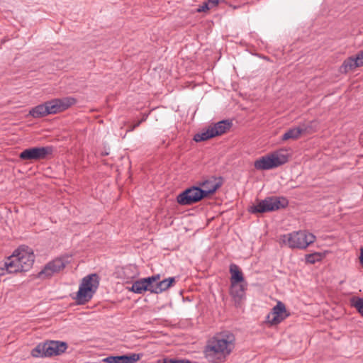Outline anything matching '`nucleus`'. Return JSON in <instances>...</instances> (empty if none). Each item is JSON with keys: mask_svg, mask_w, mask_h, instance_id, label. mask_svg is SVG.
<instances>
[{"mask_svg": "<svg viewBox=\"0 0 363 363\" xmlns=\"http://www.w3.org/2000/svg\"><path fill=\"white\" fill-rule=\"evenodd\" d=\"M235 337L231 333L219 334L208 341L205 348L206 359L213 363L225 361L235 348Z\"/></svg>", "mask_w": 363, "mask_h": 363, "instance_id": "1", "label": "nucleus"}, {"mask_svg": "<svg viewBox=\"0 0 363 363\" xmlns=\"http://www.w3.org/2000/svg\"><path fill=\"white\" fill-rule=\"evenodd\" d=\"M10 271L18 273L28 271L33 265L34 262V255L31 249L25 247H21L16 250L13 254L9 257Z\"/></svg>", "mask_w": 363, "mask_h": 363, "instance_id": "2", "label": "nucleus"}, {"mask_svg": "<svg viewBox=\"0 0 363 363\" xmlns=\"http://www.w3.org/2000/svg\"><path fill=\"white\" fill-rule=\"evenodd\" d=\"M289 157L287 150L281 149L257 160L254 166L258 170L271 169L286 163Z\"/></svg>", "mask_w": 363, "mask_h": 363, "instance_id": "3", "label": "nucleus"}, {"mask_svg": "<svg viewBox=\"0 0 363 363\" xmlns=\"http://www.w3.org/2000/svg\"><path fill=\"white\" fill-rule=\"evenodd\" d=\"M99 284V277L96 274H89L83 278L75 296L78 304H84L89 301L96 291Z\"/></svg>", "mask_w": 363, "mask_h": 363, "instance_id": "4", "label": "nucleus"}, {"mask_svg": "<svg viewBox=\"0 0 363 363\" xmlns=\"http://www.w3.org/2000/svg\"><path fill=\"white\" fill-rule=\"evenodd\" d=\"M315 237L306 231H297L283 235L280 237V243L290 248H306L315 241Z\"/></svg>", "mask_w": 363, "mask_h": 363, "instance_id": "5", "label": "nucleus"}, {"mask_svg": "<svg viewBox=\"0 0 363 363\" xmlns=\"http://www.w3.org/2000/svg\"><path fill=\"white\" fill-rule=\"evenodd\" d=\"M67 349V345L61 341H49L38 344L31 351V354L34 357H51L60 355L64 353Z\"/></svg>", "mask_w": 363, "mask_h": 363, "instance_id": "6", "label": "nucleus"}, {"mask_svg": "<svg viewBox=\"0 0 363 363\" xmlns=\"http://www.w3.org/2000/svg\"><path fill=\"white\" fill-rule=\"evenodd\" d=\"M288 200L284 197L272 196L259 202L251 208L252 213H264L284 208L288 206Z\"/></svg>", "mask_w": 363, "mask_h": 363, "instance_id": "7", "label": "nucleus"}, {"mask_svg": "<svg viewBox=\"0 0 363 363\" xmlns=\"http://www.w3.org/2000/svg\"><path fill=\"white\" fill-rule=\"evenodd\" d=\"M231 125L232 123L228 120L219 121L209 125L206 130L196 134L194 140L196 142H201L207 140L213 137L221 135L230 130Z\"/></svg>", "mask_w": 363, "mask_h": 363, "instance_id": "8", "label": "nucleus"}, {"mask_svg": "<svg viewBox=\"0 0 363 363\" xmlns=\"http://www.w3.org/2000/svg\"><path fill=\"white\" fill-rule=\"evenodd\" d=\"M206 198L199 186H192L179 194L177 201L180 205H191Z\"/></svg>", "mask_w": 363, "mask_h": 363, "instance_id": "9", "label": "nucleus"}, {"mask_svg": "<svg viewBox=\"0 0 363 363\" xmlns=\"http://www.w3.org/2000/svg\"><path fill=\"white\" fill-rule=\"evenodd\" d=\"M52 152L51 147H35L23 150L19 155V158L22 160L38 161L45 159Z\"/></svg>", "mask_w": 363, "mask_h": 363, "instance_id": "10", "label": "nucleus"}, {"mask_svg": "<svg viewBox=\"0 0 363 363\" xmlns=\"http://www.w3.org/2000/svg\"><path fill=\"white\" fill-rule=\"evenodd\" d=\"M50 114L60 113L77 103V99L72 96L54 99L46 102Z\"/></svg>", "mask_w": 363, "mask_h": 363, "instance_id": "11", "label": "nucleus"}, {"mask_svg": "<svg viewBox=\"0 0 363 363\" xmlns=\"http://www.w3.org/2000/svg\"><path fill=\"white\" fill-rule=\"evenodd\" d=\"M160 279V274L154 275L147 278L140 279L135 281L128 290L135 294H143L149 291L152 293V283L157 281Z\"/></svg>", "mask_w": 363, "mask_h": 363, "instance_id": "12", "label": "nucleus"}, {"mask_svg": "<svg viewBox=\"0 0 363 363\" xmlns=\"http://www.w3.org/2000/svg\"><path fill=\"white\" fill-rule=\"evenodd\" d=\"M288 316L289 313H287L285 305L282 302L278 301L267 315L266 321L271 325H275L280 323Z\"/></svg>", "mask_w": 363, "mask_h": 363, "instance_id": "13", "label": "nucleus"}, {"mask_svg": "<svg viewBox=\"0 0 363 363\" xmlns=\"http://www.w3.org/2000/svg\"><path fill=\"white\" fill-rule=\"evenodd\" d=\"M67 263V262L62 258H57L48 262L39 273V277L43 279L51 277L64 269Z\"/></svg>", "mask_w": 363, "mask_h": 363, "instance_id": "14", "label": "nucleus"}, {"mask_svg": "<svg viewBox=\"0 0 363 363\" xmlns=\"http://www.w3.org/2000/svg\"><path fill=\"white\" fill-rule=\"evenodd\" d=\"M222 184L223 182L220 178L211 177L206 179L199 182V186L201 187V191L203 192V195L206 198L214 194L222 186Z\"/></svg>", "mask_w": 363, "mask_h": 363, "instance_id": "15", "label": "nucleus"}, {"mask_svg": "<svg viewBox=\"0 0 363 363\" xmlns=\"http://www.w3.org/2000/svg\"><path fill=\"white\" fill-rule=\"evenodd\" d=\"M247 282L230 283V295L237 301H240L245 295Z\"/></svg>", "mask_w": 363, "mask_h": 363, "instance_id": "16", "label": "nucleus"}, {"mask_svg": "<svg viewBox=\"0 0 363 363\" xmlns=\"http://www.w3.org/2000/svg\"><path fill=\"white\" fill-rule=\"evenodd\" d=\"M174 282H175L174 277H169L162 281H160V279H159L157 281L152 283V293L159 294L164 291H166Z\"/></svg>", "mask_w": 363, "mask_h": 363, "instance_id": "17", "label": "nucleus"}, {"mask_svg": "<svg viewBox=\"0 0 363 363\" xmlns=\"http://www.w3.org/2000/svg\"><path fill=\"white\" fill-rule=\"evenodd\" d=\"M357 67H359L358 62L356 61L354 56H351L343 61L339 71L340 73L347 74L354 71Z\"/></svg>", "mask_w": 363, "mask_h": 363, "instance_id": "18", "label": "nucleus"}, {"mask_svg": "<svg viewBox=\"0 0 363 363\" xmlns=\"http://www.w3.org/2000/svg\"><path fill=\"white\" fill-rule=\"evenodd\" d=\"M230 273L231 274L230 283L246 282L244 279L243 274L238 265L235 264H230Z\"/></svg>", "mask_w": 363, "mask_h": 363, "instance_id": "19", "label": "nucleus"}, {"mask_svg": "<svg viewBox=\"0 0 363 363\" xmlns=\"http://www.w3.org/2000/svg\"><path fill=\"white\" fill-rule=\"evenodd\" d=\"M29 114L33 118H40L50 115L47 103L45 102L33 108L29 111Z\"/></svg>", "mask_w": 363, "mask_h": 363, "instance_id": "20", "label": "nucleus"}, {"mask_svg": "<svg viewBox=\"0 0 363 363\" xmlns=\"http://www.w3.org/2000/svg\"><path fill=\"white\" fill-rule=\"evenodd\" d=\"M304 131L305 129L300 127L291 128L282 135V140H288L290 139L296 140Z\"/></svg>", "mask_w": 363, "mask_h": 363, "instance_id": "21", "label": "nucleus"}, {"mask_svg": "<svg viewBox=\"0 0 363 363\" xmlns=\"http://www.w3.org/2000/svg\"><path fill=\"white\" fill-rule=\"evenodd\" d=\"M351 306L357 309V311L363 317V298L353 297L350 300Z\"/></svg>", "mask_w": 363, "mask_h": 363, "instance_id": "22", "label": "nucleus"}, {"mask_svg": "<svg viewBox=\"0 0 363 363\" xmlns=\"http://www.w3.org/2000/svg\"><path fill=\"white\" fill-rule=\"evenodd\" d=\"M143 357L142 354L132 353L122 355L123 363H136Z\"/></svg>", "mask_w": 363, "mask_h": 363, "instance_id": "23", "label": "nucleus"}, {"mask_svg": "<svg viewBox=\"0 0 363 363\" xmlns=\"http://www.w3.org/2000/svg\"><path fill=\"white\" fill-rule=\"evenodd\" d=\"M9 263V259L7 257L6 260L0 263V276H4L6 274L14 273V272L10 271V267L7 265Z\"/></svg>", "mask_w": 363, "mask_h": 363, "instance_id": "24", "label": "nucleus"}, {"mask_svg": "<svg viewBox=\"0 0 363 363\" xmlns=\"http://www.w3.org/2000/svg\"><path fill=\"white\" fill-rule=\"evenodd\" d=\"M321 255L319 253L309 254L306 256V261L310 264H314L315 262L320 260Z\"/></svg>", "mask_w": 363, "mask_h": 363, "instance_id": "25", "label": "nucleus"}, {"mask_svg": "<svg viewBox=\"0 0 363 363\" xmlns=\"http://www.w3.org/2000/svg\"><path fill=\"white\" fill-rule=\"evenodd\" d=\"M103 362L106 363H123L121 356H109L103 359Z\"/></svg>", "mask_w": 363, "mask_h": 363, "instance_id": "26", "label": "nucleus"}, {"mask_svg": "<svg viewBox=\"0 0 363 363\" xmlns=\"http://www.w3.org/2000/svg\"><path fill=\"white\" fill-rule=\"evenodd\" d=\"M163 363H191V362L186 359H164Z\"/></svg>", "mask_w": 363, "mask_h": 363, "instance_id": "27", "label": "nucleus"}, {"mask_svg": "<svg viewBox=\"0 0 363 363\" xmlns=\"http://www.w3.org/2000/svg\"><path fill=\"white\" fill-rule=\"evenodd\" d=\"M208 10H210L208 5L206 3V1H205L202 4V5L199 6V8L196 9V12H198V13L206 12Z\"/></svg>", "mask_w": 363, "mask_h": 363, "instance_id": "28", "label": "nucleus"}, {"mask_svg": "<svg viewBox=\"0 0 363 363\" xmlns=\"http://www.w3.org/2000/svg\"><path fill=\"white\" fill-rule=\"evenodd\" d=\"M359 67L363 66V50L354 56Z\"/></svg>", "mask_w": 363, "mask_h": 363, "instance_id": "29", "label": "nucleus"}, {"mask_svg": "<svg viewBox=\"0 0 363 363\" xmlns=\"http://www.w3.org/2000/svg\"><path fill=\"white\" fill-rule=\"evenodd\" d=\"M206 3L210 9L216 7L219 4V0H208Z\"/></svg>", "mask_w": 363, "mask_h": 363, "instance_id": "30", "label": "nucleus"}, {"mask_svg": "<svg viewBox=\"0 0 363 363\" xmlns=\"http://www.w3.org/2000/svg\"><path fill=\"white\" fill-rule=\"evenodd\" d=\"M141 123V121H138L136 123H135L134 125H133L131 127H130V128L128 130V131H133L135 128H136L137 127H138L140 125V124Z\"/></svg>", "mask_w": 363, "mask_h": 363, "instance_id": "31", "label": "nucleus"}, {"mask_svg": "<svg viewBox=\"0 0 363 363\" xmlns=\"http://www.w3.org/2000/svg\"><path fill=\"white\" fill-rule=\"evenodd\" d=\"M359 259H360V263L363 267V247L361 249Z\"/></svg>", "mask_w": 363, "mask_h": 363, "instance_id": "32", "label": "nucleus"}, {"mask_svg": "<svg viewBox=\"0 0 363 363\" xmlns=\"http://www.w3.org/2000/svg\"><path fill=\"white\" fill-rule=\"evenodd\" d=\"M145 120V118H142V120L140 121H141V123H142L143 121H144Z\"/></svg>", "mask_w": 363, "mask_h": 363, "instance_id": "33", "label": "nucleus"}]
</instances>
